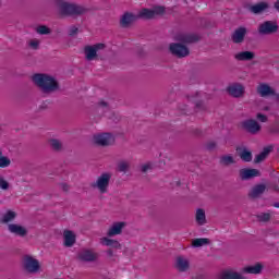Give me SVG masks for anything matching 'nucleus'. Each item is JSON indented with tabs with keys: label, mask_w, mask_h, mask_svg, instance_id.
I'll return each mask as SVG.
<instances>
[{
	"label": "nucleus",
	"mask_w": 279,
	"mask_h": 279,
	"mask_svg": "<svg viewBox=\"0 0 279 279\" xmlns=\"http://www.w3.org/2000/svg\"><path fill=\"white\" fill-rule=\"evenodd\" d=\"M76 235L73 231L66 230L63 232V244L65 247H73L75 245Z\"/></svg>",
	"instance_id": "15"
},
{
	"label": "nucleus",
	"mask_w": 279,
	"mask_h": 279,
	"mask_svg": "<svg viewBox=\"0 0 279 279\" xmlns=\"http://www.w3.org/2000/svg\"><path fill=\"white\" fill-rule=\"evenodd\" d=\"M149 169H151V163H144L143 166H142V171L145 173V172H147V171H149Z\"/></svg>",
	"instance_id": "43"
},
{
	"label": "nucleus",
	"mask_w": 279,
	"mask_h": 279,
	"mask_svg": "<svg viewBox=\"0 0 279 279\" xmlns=\"http://www.w3.org/2000/svg\"><path fill=\"white\" fill-rule=\"evenodd\" d=\"M170 51L178 58H186L189 56V48L182 44H171Z\"/></svg>",
	"instance_id": "9"
},
{
	"label": "nucleus",
	"mask_w": 279,
	"mask_h": 279,
	"mask_svg": "<svg viewBox=\"0 0 279 279\" xmlns=\"http://www.w3.org/2000/svg\"><path fill=\"white\" fill-rule=\"evenodd\" d=\"M257 119L258 121H260L262 123H267V116L258 113L257 114Z\"/></svg>",
	"instance_id": "40"
},
{
	"label": "nucleus",
	"mask_w": 279,
	"mask_h": 279,
	"mask_svg": "<svg viewBox=\"0 0 279 279\" xmlns=\"http://www.w3.org/2000/svg\"><path fill=\"white\" fill-rule=\"evenodd\" d=\"M23 264L28 274H38L40 271V263L29 255L24 257Z\"/></svg>",
	"instance_id": "5"
},
{
	"label": "nucleus",
	"mask_w": 279,
	"mask_h": 279,
	"mask_svg": "<svg viewBox=\"0 0 279 279\" xmlns=\"http://www.w3.org/2000/svg\"><path fill=\"white\" fill-rule=\"evenodd\" d=\"M196 222L198 226L206 225V211H204V209L196 210Z\"/></svg>",
	"instance_id": "30"
},
{
	"label": "nucleus",
	"mask_w": 279,
	"mask_h": 279,
	"mask_svg": "<svg viewBox=\"0 0 279 279\" xmlns=\"http://www.w3.org/2000/svg\"><path fill=\"white\" fill-rule=\"evenodd\" d=\"M101 49H106V45L96 44L94 46H86L85 47L86 60H95L97 58V53H99V51H101Z\"/></svg>",
	"instance_id": "6"
},
{
	"label": "nucleus",
	"mask_w": 279,
	"mask_h": 279,
	"mask_svg": "<svg viewBox=\"0 0 279 279\" xmlns=\"http://www.w3.org/2000/svg\"><path fill=\"white\" fill-rule=\"evenodd\" d=\"M179 40L181 43H193L194 38L193 36H190V35H182L179 37Z\"/></svg>",
	"instance_id": "38"
},
{
	"label": "nucleus",
	"mask_w": 279,
	"mask_h": 279,
	"mask_svg": "<svg viewBox=\"0 0 279 279\" xmlns=\"http://www.w3.org/2000/svg\"><path fill=\"white\" fill-rule=\"evenodd\" d=\"M268 9H269V3L259 2L251 7V12H253V14H260V12H265V10H268Z\"/></svg>",
	"instance_id": "23"
},
{
	"label": "nucleus",
	"mask_w": 279,
	"mask_h": 279,
	"mask_svg": "<svg viewBox=\"0 0 279 279\" xmlns=\"http://www.w3.org/2000/svg\"><path fill=\"white\" fill-rule=\"evenodd\" d=\"M78 257L81 260L93 262L97 260L98 255L95 253V251L85 250L80 253Z\"/></svg>",
	"instance_id": "20"
},
{
	"label": "nucleus",
	"mask_w": 279,
	"mask_h": 279,
	"mask_svg": "<svg viewBox=\"0 0 279 279\" xmlns=\"http://www.w3.org/2000/svg\"><path fill=\"white\" fill-rule=\"evenodd\" d=\"M270 153L271 146L264 148L263 151L256 156L255 162H263V160H265V158H267V156H269Z\"/></svg>",
	"instance_id": "31"
},
{
	"label": "nucleus",
	"mask_w": 279,
	"mask_h": 279,
	"mask_svg": "<svg viewBox=\"0 0 279 279\" xmlns=\"http://www.w3.org/2000/svg\"><path fill=\"white\" fill-rule=\"evenodd\" d=\"M275 8L278 10V12H279V0H277L276 2H275Z\"/></svg>",
	"instance_id": "46"
},
{
	"label": "nucleus",
	"mask_w": 279,
	"mask_h": 279,
	"mask_svg": "<svg viewBox=\"0 0 279 279\" xmlns=\"http://www.w3.org/2000/svg\"><path fill=\"white\" fill-rule=\"evenodd\" d=\"M112 179V173L104 172L96 181L93 183V187L99 193H108V187L110 186V180Z\"/></svg>",
	"instance_id": "2"
},
{
	"label": "nucleus",
	"mask_w": 279,
	"mask_h": 279,
	"mask_svg": "<svg viewBox=\"0 0 279 279\" xmlns=\"http://www.w3.org/2000/svg\"><path fill=\"white\" fill-rule=\"evenodd\" d=\"M94 143L101 146L112 145L114 143V136L110 133L96 134L94 135Z\"/></svg>",
	"instance_id": "7"
},
{
	"label": "nucleus",
	"mask_w": 279,
	"mask_h": 279,
	"mask_svg": "<svg viewBox=\"0 0 279 279\" xmlns=\"http://www.w3.org/2000/svg\"><path fill=\"white\" fill-rule=\"evenodd\" d=\"M162 14H165V7L157 5L151 10L143 9L140 11L138 16L140 19H156V16H162Z\"/></svg>",
	"instance_id": "4"
},
{
	"label": "nucleus",
	"mask_w": 279,
	"mask_h": 279,
	"mask_svg": "<svg viewBox=\"0 0 279 279\" xmlns=\"http://www.w3.org/2000/svg\"><path fill=\"white\" fill-rule=\"evenodd\" d=\"M50 146L52 147V149H61L62 143L59 140H51Z\"/></svg>",
	"instance_id": "36"
},
{
	"label": "nucleus",
	"mask_w": 279,
	"mask_h": 279,
	"mask_svg": "<svg viewBox=\"0 0 279 279\" xmlns=\"http://www.w3.org/2000/svg\"><path fill=\"white\" fill-rule=\"evenodd\" d=\"M100 244L105 245V247H112L113 250L121 248V244L117 240H112L108 236H104L100 239Z\"/></svg>",
	"instance_id": "19"
},
{
	"label": "nucleus",
	"mask_w": 279,
	"mask_h": 279,
	"mask_svg": "<svg viewBox=\"0 0 279 279\" xmlns=\"http://www.w3.org/2000/svg\"><path fill=\"white\" fill-rule=\"evenodd\" d=\"M0 8H1V2H0Z\"/></svg>",
	"instance_id": "49"
},
{
	"label": "nucleus",
	"mask_w": 279,
	"mask_h": 279,
	"mask_svg": "<svg viewBox=\"0 0 279 279\" xmlns=\"http://www.w3.org/2000/svg\"><path fill=\"white\" fill-rule=\"evenodd\" d=\"M221 162L222 165H232V162H234V159L232 158V156H225L221 158Z\"/></svg>",
	"instance_id": "39"
},
{
	"label": "nucleus",
	"mask_w": 279,
	"mask_h": 279,
	"mask_svg": "<svg viewBox=\"0 0 279 279\" xmlns=\"http://www.w3.org/2000/svg\"><path fill=\"white\" fill-rule=\"evenodd\" d=\"M136 20V15L132 14V13H126L122 16L121 19V24L122 25H130V23H132L133 21Z\"/></svg>",
	"instance_id": "32"
},
{
	"label": "nucleus",
	"mask_w": 279,
	"mask_h": 279,
	"mask_svg": "<svg viewBox=\"0 0 279 279\" xmlns=\"http://www.w3.org/2000/svg\"><path fill=\"white\" fill-rule=\"evenodd\" d=\"M246 34H247V28L245 27L236 28L232 34L233 43H236V44L242 43L245 39Z\"/></svg>",
	"instance_id": "16"
},
{
	"label": "nucleus",
	"mask_w": 279,
	"mask_h": 279,
	"mask_svg": "<svg viewBox=\"0 0 279 279\" xmlns=\"http://www.w3.org/2000/svg\"><path fill=\"white\" fill-rule=\"evenodd\" d=\"M236 151L244 162H250L252 160V153L247 150V148L240 147L236 149Z\"/></svg>",
	"instance_id": "25"
},
{
	"label": "nucleus",
	"mask_w": 279,
	"mask_h": 279,
	"mask_svg": "<svg viewBox=\"0 0 279 279\" xmlns=\"http://www.w3.org/2000/svg\"><path fill=\"white\" fill-rule=\"evenodd\" d=\"M174 267L178 271H189L191 269V260L186 256L179 255L175 257Z\"/></svg>",
	"instance_id": "8"
},
{
	"label": "nucleus",
	"mask_w": 279,
	"mask_h": 279,
	"mask_svg": "<svg viewBox=\"0 0 279 279\" xmlns=\"http://www.w3.org/2000/svg\"><path fill=\"white\" fill-rule=\"evenodd\" d=\"M57 7L61 14H82V12H84V8L64 0H58Z\"/></svg>",
	"instance_id": "3"
},
{
	"label": "nucleus",
	"mask_w": 279,
	"mask_h": 279,
	"mask_svg": "<svg viewBox=\"0 0 279 279\" xmlns=\"http://www.w3.org/2000/svg\"><path fill=\"white\" fill-rule=\"evenodd\" d=\"M260 175V171L256 169H241L240 170V178L241 180H252V178H258Z\"/></svg>",
	"instance_id": "13"
},
{
	"label": "nucleus",
	"mask_w": 279,
	"mask_h": 279,
	"mask_svg": "<svg viewBox=\"0 0 279 279\" xmlns=\"http://www.w3.org/2000/svg\"><path fill=\"white\" fill-rule=\"evenodd\" d=\"M99 107L100 108H107L108 104H106V101H100Z\"/></svg>",
	"instance_id": "44"
},
{
	"label": "nucleus",
	"mask_w": 279,
	"mask_h": 279,
	"mask_svg": "<svg viewBox=\"0 0 279 279\" xmlns=\"http://www.w3.org/2000/svg\"><path fill=\"white\" fill-rule=\"evenodd\" d=\"M78 28L76 26H72L70 27L69 34L70 36H75V34H77Z\"/></svg>",
	"instance_id": "42"
},
{
	"label": "nucleus",
	"mask_w": 279,
	"mask_h": 279,
	"mask_svg": "<svg viewBox=\"0 0 279 279\" xmlns=\"http://www.w3.org/2000/svg\"><path fill=\"white\" fill-rule=\"evenodd\" d=\"M0 189L2 191H8V189H10V183L3 177H0Z\"/></svg>",
	"instance_id": "34"
},
{
	"label": "nucleus",
	"mask_w": 279,
	"mask_h": 279,
	"mask_svg": "<svg viewBox=\"0 0 279 279\" xmlns=\"http://www.w3.org/2000/svg\"><path fill=\"white\" fill-rule=\"evenodd\" d=\"M270 218H271V216H270L269 214H262V215L259 216V219H260L262 221H269Z\"/></svg>",
	"instance_id": "41"
},
{
	"label": "nucleus",
	"mask_w": 279,
	"mask_h": 279,
	"mask_svg": "<svg viewBox=\"0 0 279 279\" xmlns=\"http://www.w3.org/2000/svg\"><path fill=\"white\" fill-rule=\"evenodd\" d=\"M123 228H125V222L123 221L113 222L107 231V236H117L121 234V232H123Z\"/></svg>",
	"instance_id": "10"
},
{
	"label": "nucleus",
	"mask_w": 279,
	"mask_h": 279,
	"mask_svg": "<svg viewBox=\"0 0 279 279\" xmlns=\"http://www.w3.org/2000/svg\"><path fill=\"white\" fill-rule=\"evenodd\" d=\"M9 231L17 236H25L27 234L25 227H21L20 225H9Z\"/></svg>",
	"instance_id": "22"
},
{
	"label": "nucleus",
	"mask_w": 279,
	"mask_h": 279,
	"mask_svg": "<svg viewBox=\"0 0 279 279\" xmlns=\"http://www.w3.org/2000/svg\"><path fill=\"white\" fill-rule=\"evenodd\" d=\"M229 95H232V97H241L243 93H245V87L241 84H232L228 87Z\"/></svg>",
	"instance_id": "17"
},
{
	"label": "nucleus",
	"mask_w": 279,
	"mask_h": 279,
	"mask_svg": "<svg viewBox=\"0 0 279 279\" xmlns=\"http://www.w3.org/2000/svg\"><path fill=\"white\" fill-rule=\"evenodd\" d=\"M263 271V264L257 263L255 265L246 266L242 269V274H253L257 275Z\"/></svg>",
	"instance_id": "21"
},
{
	"label": "nucleus",
	"mask_w": 279,
	"mask_h": 279,
	"mask_svg": "<svg viewBox=\"0 0 279 279\" xmlns=\"http://www.w3.org/2000/svg\"><path fill=\"white\" fill-rule=\"evenodd\" d=\"M267 186H265V184H258V185H255L251 192H250V195L251 197H258V195H263V193H265Z\"/></svg>",
	"instance_id": "27"
},
{
	"label": "nucleus",
	"mask_w": 279,
	"mask_h": 279,
	"mask_svg": "<svg viewBox=\"0 0 279 279\" xmlns=\"http://www.w3.org/2000/svg\"><path fill=\"white\" fill-rule=\"evenodd\" d=\"M263 110H266V111H267V110H269V107H265V108H263Z\"/></svg>",
	"instance_id": "48"
},
{
	"label": "nucleus",
	"mask_w": 279,
	"mask_h": 279,
	"mask_svg": "<svg viewBox=\"0 0 279 279\" xmlns=\"http://www.w3.org/2000/svg\"><path fill=\"white\" fill-rule=\"evenodd\" d=\"M32 81L43 90V93H56L59 88L56 77L49 74H34Z\"/></svg>",
	"instance_id": "1"
},
{
	"label": "nucleus",
	"mask_w": 279,
	"mask_h": 279,
	"mask_svg": "<svg viewBox=\"0 0 279 279\" xmlns=\"http://www.w3.org/2000/svg\"><path fill=\"white\" fill-rule=\"evenodd\" d=\"M14 219H16V213L12 210L2 214V216L0 217V221L2 223H10V221H14Z\"/></svg>",
	"instance_id": "28"
},
{
	"label": "nucleus",
	"mask_w": 279,
	"mask_h": 279,
	"mask_svg": "<svg viewBox=\"0 0 279 279\" xmlns=\"http://www.w3.org/2000/svg\"><path fill=\"white\" fill-rule=\"evenodd\" d=\"M234 58H235V60H239V61L253 60L254 52H252V51L238 52V53L234 54Z\"/></svg>",
	"instance_id": "24"
},
{
	"label": "nucleus",
	"mask_w": 279,
	"mask_h": 279,
	"mask_svg": "<svg viewBox=\"0 0 279 279\" xmlns=\"http://www.w3.org/2000/svg\"><path fill=\"white\" fill-rule=\"evenodd\" d=\"M12 165V160L8 156H3V151L0 150V169H8Z\"/></svg>",
	"instance_id": "29"
},
{
	"label": "nucleus",
	"mask_w": 279,
	"mask_h": 279,
	"mask_svg": "<svg viewBox=\"0 0 279 279\" xmlns=\"http://www.w3.org/2000/svg\"><path fill=\"white\" fill-rule=\"evenodd\" d=\"M242 126L246 132H250L251 134H257V132H260V124L256 122V120H245L242 123Z\"/></svg>",
	"instance_id": "12"
},
{
	"label": "nucleus",
	"mask_w": 279,
	"mask_h": 279,
	"mask_svg": "<svg viewBox=\"0 0 279 279\" xmlns=\"http://www.w3.org/2000/svg\"><path fill=\"white\" fill-rule=\"evenodd\" d=\"M112 248H109L108 251H107V256L109 257V258H112Z\"/></svg>",
	"instance_id": "45"
},
{
	"label": "nucleus",
	"mask_w": 279,
	"mask_h": 279,
	"mask_svg": "<svg viewBox=\"0 0 279 279\" xmlns=\"http://www.w3.org/2000/svg\"><path fill=\"white\" fill-rule=\"evenodd\" d=\"M36 32L37 34H40V35L51 34V28L45 25H40L36 27Z\"/></svg>",
	"instance_id": "33"
},
{
	"label": "nucleus",
	"mask_w": 279,
	"mask_h": 279,
	"mask_svg": "<svg viewBox=\"0 0 279 279\" xmlns=\"http://www.w3.org/2000/svg\"><path fill=\"white\" fill-rule=\"evenodd\" d=\"M205 245H210V239L196 238L192 240V247H204Z\"/></svg>",
	"instance_id": "26"
},
{
	"label": "nucleus",
	"mask_w": 279,
	"mask_h": 279,
	"mask_svg": "<svg viewBox=\"0 0 279 279\" xmlns=\"http://www.w3.org/2000/svg\"><path fill=\"white\" fill-rule=\"evenodd\" d=\"M28 47H31V49H38L40 47V39H31Z\"/></svg>",
	"instance_id": "35"
},
{
	"label": "nucleus",
	"mask_w": 279,
	"mask_h": 279,
	"mask_svg": "<svg viewBox=\"0 0 279 279\" xmlns=\"http://www.w3.org/2000/svg\"><path fill=\"white\" fill-rule=\"evenodd\" d=\"M257 93L260 95V97H269L274 95L275 90L268 84L260 83L257 86Z\"/></svg>",
	"instance_id": "18"
},
{
	"label": "nucleus",
	"mask_w": 279,
	"mask_h": 279,
	"mask_svg": "<svg viewBox=\"0 0 279 279\" xmlns=\"http://www.w3.org/2000/svg\"><path fill=\"white\" fill-rule=\"evenodd\" d=\"M258 32L259 34H274L278 32V24L276 22H264L259 25Z\"/></svg>",
	"instance_id": "11"
},
{
	"label": "nucleus",
	"mask_w": 279,
	"mask_h": 279,
	"mask_svg": "<svg viewBox=\"0 0 279 279\" xmlns=\"http://www.w3.org/2000/svg\"><path fill=\"white\" fill-rule=\"evenodd\" d=\"M118 169L119 171H128V169H130V163H128V161H120Z\"/></svg>",
	"instance_id": "37"
},
{
	"label": "nucleus",
	"mask_w": 279,
	"mask_h": 279,
	"mask_svg": "<svg viewBox=\"0 0 279 279\" xmlns=\"http://www.w3.org/2000/svg\"><path fill=\"white\" fill-rule=\"evenodd\" d=\"M274 207H275V208H279V202L274 203Z\"/></svg>",
	"instance_id": "47"
},
{
	"label": "nucleus",
	"mask_w": 279,
	"mask_h": 279,
	"mask_svg": "<svg viewBox=\"0 0 279 279\" xmlns=\"http://www.w3.org/2000/svg\"><path fill=\"white\" fill-rule=\"evenodd\" d=\"M218 278L219 279H243V276L234 271L233 269H226L218 275Z\"/></svg>",
	"instance_id": "14"
}]
</instances>
